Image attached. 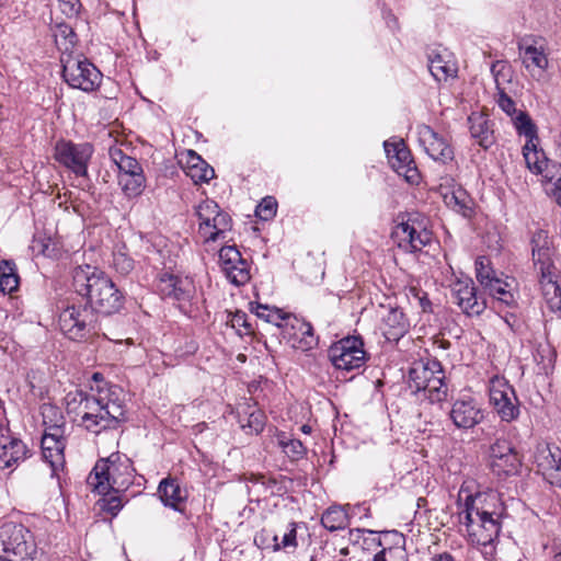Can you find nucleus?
Returning a JSON list of instances; mask_svg holds the SVG:
<instances>
[{"mask_svg":"<svg viewBox=\"0 0 561 561\" xmlns=\"http://www.w3.org/2000/svg\"><path fill=\"white\" fill-rule=\"evenodd\" d=\"M96 391L98 396L88 393L76 421L93 434L116 430L127 420L124 400L119 398L122 389L113 386L104 391L101 386H98Z\"/></svg>","mask_w":561,"mask_h":561,"instance_id":"1","label":"nucleus"},{"mask_svg":"<svg viewBox=\"0 0 561 561\" xmlns=\"http://www.w3.org/2000/svg\"><path fill=\"white\" fill-rule=\"evenodd\" d=\"M75 291L88 299L99 314L110 316L123 306V297L113 280L95 266H78L72 273Z\"/></svg>","mask_w":561,"mask_h":561,"instance_id":"2","label":"nucleus"},{"mask_svg":"<svg viewBox=\"0 0 561 561\" xmlns=\"http://www.w3.org/2000/svg\"><path fill=\"white\" fill-rule=\"evenodd\" d=\"M134 469L130 460L118 453L99 460L87 479L88 485L99 494L119 493L133 484Z\"/></svg>","mask_w":561,"mask_h":561,"instance_id":"3","label":"nucleus"},{"mask_svg":"<svg viewBox=\"0 0 561 561\" xmlns=\"http://www.w3.org/2000/svg\"><path fill=\"white\" fill-rule=\"evenodd\" d=\"M533 267L542 295L551 294L561 286V272L554 262V249L548 233L538 230L531 238Z\"/></svg>","mask_w":561,"mask_h":561,"instance_id":"4","label":"nucleus"},{"mask_svg":"<svg viewBox=\"0 0 561 561\" xmlns=\"http://www.w3.org/2000/svg\"><path fill=\"white\" fill-rule=\"evenodd\" d=\"M445 373L440 363L435 359L420 360L409 370V387L415 392L423 393L431 402H440L447 397V386L444 382Z\"/></svg>","mask_w":561,"mask_h":561,"instance_id":"5","label":"nucleus"},{"mask_svg":"<svg viewBox=\"0 0 561 561\" xmlns=\"http://www.w3.org/2000/svg\"><path fill=\"white\" fill-rule=\"evenodd\" d=\"M37 547L32 533L21 524L0 526V561H35Z\"/></svg>","mask_w":561,"mask_h":561,"instance_id":"6","label":"nucleus"},{"mask_svg":"<svg viewBox=\"0 0 561 561\" xmlns=\"http://www.w3.org/2000/svg\"><path fill=\"white\" fill-rule=\"evenodd\" d=\"M99 313L89 305L69 306L59 314L62 333L73 341L89 339L100 333Z\"/></svg>","mask_w":561,"mask_h":561,"instance_id":"7","label":"nucleus"},{"mask_svg":"<svg viewBox=\"0 0 561 561\" xmlns=\"http://www.w3.org/2000/svg\"><path fill=\"white\" fill-rule=\"evenodd\" d=\"M62 78L73 89L95 91L102 82V73L87 58L68 55L61 59Z\"/></svg>","mask_w":561,"mask_h":561,"instance_id":"8","label":"nucleus"},{"mask_svg":"<svg viewBox=\"0 0 561 561\" xmlns=\"http://www.w3.org/2000/svg\"><path fill=\"white\" fill-rule=\"evenodd\" d=\"M199 234L205 241H216L231 227V218L214 201H204L196 208Z\"/></svg>","mask_w":561,"mask_h":561,"instance_id":"9","label":"nucleus"},{"mask_svg":"<svg viewBox=\"0 0 561 561\" xmlns=\"http://www.w3.org/2000/svg\"><path fill=\"white\" fill-rule=\"evenodd\" d=\"M92 153L93 147L88 142L73 144L60 140L55 146L56 160L80 176L87 175Z\"/></svg>","mask_w":561,"mask_h":561,"instance_id":"10","label":"nucleus"},{"mask_svg":"<svg viewBox=\"0 0 561 561\" xmlns=\"http://www.w3.org/2000/svg\"><path fill=\"white\" fill-rule=\"evenodd\" d=\"M490 401L502 421L511 422L517 419L518 399L513 387L504 379L495 378L491 381Z\"/></svg>","mask_w":561,"mask_h":561,"instance_id":"11","label":"nucleus"},{"mask_svg":"<svg viewBox=\"0 0 561 561\" xmlns=\"http://www.w3.org/2000/svg\"><path fill=\"white\" fill-rule=\"evenodd\" d=\"M330 356L337 369L352 370L359 368L365 360L363 342L355 336L343 339L331 347Z\"/></svg>","mask_w":561,"mask_h":561,"instance_id":"12","label":"nucleus"},{"mask_svg":"<svg viewBox=\"0 0 561 561\" xmlns=\"http://www.w3.org/2000/svg\"><path fill=\"white\" fill-rule=\"evenodd\" d=\"M503 514V506L500 503L497 494L491 493H476L468 495L465 502V508L459 513V519H470V516L483 518H501Z\"/></svg>","mask_w":561,"mask_h":561,"instance_id":"13","label":"nucleus"},{"mask_svg":"<svg viewBox=\"0 0 561 561\" xmlns=\"http://www.w3.org/2000/svg\"><path fill=\"white\" fill-rule=\"evenodd\" d=\"M449 416L457 428L471 430L484 420L485 411L474 398L463 397L453 403Z\"/></svg>","mask_w":561,"mask_h":561,"instance_id":"14","label":"nucleus"},{"mask_svg":"<svg viewBox=\"0 0 561 561\" xmlns=\"http://www.w3.org/2000/svg\"><path fill=\"white\" fill-rule=\"evenodd\" d=\"M490 459V466L497 474H514L522 463L518 453L505 439H496L491 446Z\"/></svg>","mask_w":561,"mask_h":561,"instance_id":"15","label":"nucleus"},{"mask_svg":"<svg viewBox=\"0 0 561 561\" xmlns=\"http://www.w3.org/2000/svg\"><path fill=\"white\" fill-rule=\"evenodd\" d=\"M385 150L392 169L399 175L404 176L409 183H417L420 175L412 159L411 152L404 142L400 141L390 144L386 141Z\"/></svg>","mask_w":561,"mask_h":561,"instance_id":"16","label":"nucleus"},{"mask_svg":"<svg viewBox=\"0 0 561 561\" xmlns=\"http://www.w3.org/2000/svg\"><path fill=\"white\" fill-rule=\"evenodd\" d=\"M416 130L419 142L433 160L446 163L454 159V150L446 138L424 124L419 125Z\"/></svg>","mask_w":561,"mask_h":561,"instance_id":"17","label":"nucleus"},{"mask_svg":"<svg viewBox=\"0 0 561 561\" xmlns=\"http://www.w3.org/2000/svg\"><path fill=\"white\" fill-rule=\"evenodd\" d=\"M501 518H483L470 516V519L460 522L466 525L468 536L472 543L479 546H488L492 543L501 531Z\"/></svg>","mask_w":561,"mask_h":561,"instance_id":"18","label":"nucleus"},{"mask_svg":"<svg viewBox=\"0 0 561 561\" xmlns=\"http://www.w3.org/2000/svg\"><path fill=\"white\" fill-rule=\"evenodd\" d=\"M398 247L405 252L421 251L432 240V233L424 228L416 227L410 220L398 225L392 233Z\"/></svg>","mask_w":561,"mask_h":561,"instance_id":"19","label":"nucleus"},{"mask_svg":"<svg viewBox=\"0 0 561 561\" xmlns=\"http://www.w3.org/2000/svg\"><path fill=\"white\" fill-rule=\"evenodd\" d=\"M455 302L468 316H479L486 307V302L477 296V289L471 279L457 280L453 286Z\"/></svg>","mask_w":561,"mask_h":561,"instance_id":"20","label":"nucleus"},{"mask_svg":"<svg viewBox=\"0 0 561 561\" xmlns=\"http://www.w3.org/2000/svg\"><path fill=\"white\" fill-rule=\"evenodd\" d=\"M158 288L164 297L179 301H188L195 293L194 283L190 277L168 273L160 276Z\"/></svg>","mask_w":561,"mask_h":561,"instance_id":"21","label":"nucleus"},{"mask_svg":"<svg viewBox=\"0 0 561 561\" xmlns=\"http://www.w3.org/2000/svg\"><path fill=\"white\" fill-rule=\"evenodd\" d=\"M538 144L529 141L524 145L523 156L526 167L534 174H541L546 181L551 180L556 173V167L561 164L549 161L543 150L538 148Z\"/></svg>","mask_w":561,"mask_h":561,"instance_id":"22","label":"nucleus"},{"mask_svg":"<svg viewBox=\"0 0 561 561\" xmlns=\"http://www.w3.org/2000/svg\"><path fill=\"white\" fill-rule=\"evenodd\" d=\"M64 434L65 433L44 431L42 437L43 458L49 463L53 474L65 465L64 449L66 443Z\"/></svg>","mask_w":561,"mask_h":561,"instance_id":"23","label":"nucleus"},{"mask_svg":"<svg viewBox=\"0 0 561 561\" xmlns=\"http://www.w3.org/2000/svg\"><path fill=\"white\" fill-rule=\"evenodd\" d=\"M522 62L531 77H540L549 66L547 51L542 45L530 44L518 46Z\"/></svg>","mask_w":561,"mask_h":561,"instance_id":"24","label":"nucleus"},{"mask_svg":"<svg viewBox=\"0 0 561 561\" xmlns=\"http://www.w3.org/2000/svg\"><path fill=\"white\" fill-rule=\"evenodd\" d=\"M538 471L551 484L561 486V450L547 448L537 456Z\"/></svg>","mask_w":561,"mask_h":561,"instance_id":"25","label":"nucleus"},{"mask_svg":"<svg viewBox=\"0 0 561 561\" xmlns=\"http://www.w3.org/2000/svg\"><path fill=\"white\" fill-rule=\"evenodd\" d=\"M158 494L161 502L175 511L182 512L181 505L187 499V492L182 489L175 478L168 477L160 481Z\"/></svg>","mask_w":561,"mask_h":561,"instance_id":"26","label":"nucleus"},{"mask_svg":"<svg viewBox=\"0 0 561 561\" xmlns=\"http://www.w3.org/2000/svg\"><path fill=\"white\" fill-rule=\"evenodd\" d=\"M428 70L435 80L443 81L456 76L457 66L450 53L444 49L442 51H432L428 55Z\"/></svg>","mask_w":561,"mask_h":561,"instance_id":"27","label":"nucleus"},{"mask_svg":"<svg viewBox=\"0 0 561 561\" xmlns=\"http://www.w3.org/2000/svg\"><path fill=\"white\" fill-rule=\"evenodd\" d=\"M445 205L465 218H471L474 214V202L461 186L454 187L443 194Z\"/></svg>","mask_w":561,"mask_h":561,"instance_id":"28","label":"nucleus"},{"mask_svg":"<svg viewBox=\"0 0 561 561\" xmlns=\"http://www.w3.org/2000/svg\"><path fill=\"white\" fill-rule=\"evenodd\" d=\"M468 123L472 138L484 149L490 148L494 142V136L488 117L481 113H472L468 117Z\"/></svg>","mask_w":561,"mask_h":561,"instance_id":"29","label":"nucleus"},{"mask_svg":"<svg viewBox=\"0 0 561 561\" xmlns=\"http://www.w3.org/2000/svg\"><path fill=\"white\" fill-rule=\"evenodd\" d=\"M383 324L386 327L385 335L388 340H397L402 336L408 328L409 322L399 308H391L383 317Z\"/></svg>","mask_w":561,"mask_h":561,"instance_id":"30","label":"nucleus"},{"mask_svg":"<svg viewBox=\"0 0 561 561\" xmlns=\"http://www.w3.org/2000/svg\"><path fill=\"white\" fill-rule=\"evenodd\" d=\"M26 455V446L20 439H10L0 445V469H7L23 460Z\"/></svg>","mask_w":561,"mask_h":561,"instance_id":"31","label":"nucleus"},{"mask_svg":"<svg viewBox=\"0 0 561 561\" xmlns=\"http://www.w3.org/2000/svg\"><path fill=\"white\" fill-rule=\"evenodd\" d=\"M108 154L111 160L118 168V175L130 176L144 173L140 163L135 158L127 156L121 148H110Z\"/></svg>","mask_w":561,"mask_h":561,"instance_id":"32","label":"nucleus"},{"mask_svg":"<svg viewBox=\"0 0 561 561\" xmlns=\"http://www.w3.org/2000/svg\"><path fill=\"white\" fill-rule=\"evenodd\" d=\"M251 311L266 323H272L278 328H287L291 319L289 314L284 313L282 310L261 304H251Z\"/></svg>","mask_w":561,"mask_h":561,"instance_id":"33","label":"nucleus"},{"mask_svg":"<svg viewBox=\"0 0 561 561\" xmlns=\"http://www.w3.org/2000/svg\"><path fill=\"white\" fill-rule=\"evenodd\" d=\"M41 412L45 431L65 433V417L57 407L43 404Z\"/></svg>","mask_w":561,"mask_h":561,"instance_id":"34","label":"nucleus"},{"mask_svg":"<svg viewBox=\"0 0 561 561\" xmlns=\"http://www.w3.org/2000/svg\"><path fill=\"white\" fill-rule=\"evenodd\" d=\"M321 524L325 529L335 531L348 525V517L343 508L331 506L322 514Z\"/></svg>","mask_w":561,"mask_h":561,"instance_id":"35","label":"nucleus"},{"mask_svg":"<svg viewBox=\"0 0 561 561\" xmlns=\"http://www.w3.org/2000/svg\"><path fill=\"white\" fill-rule=\"evenodd\" d=\"M512 121L518 135L526 137V142H539L537 126L526 112L519 111Z\"/></svg>","mask_w":561,"mask_h":561,"instance_id":"36","label":"nucleus"},{"mask_svg":"<svg viewBox=\"0 0 561 561\" xmlns=\"http://www.w3.org/2000/svg\"><path fill=\"white\" fill-rule=\"evenodd\" d=\"M494 300L505 306H513L516 302L515 294L512 291L508 283L497 279L493 280L489 287L484 289Z\"/></svg>","mask_w":561,"mask_h":561,"instance_id":"37","label":"nucleus"},{"mask_svg":"<svg viewBox=\"0 0 561 561\" xmlns=\"http://www.w3.org/2000/svg\"><path fill=\"white\" fill-rule=\"evenodd\" d=\"M19 286V276L16 274L15 264L11 261L0 262V290L3 293H12Z\"/></svg>","mask_w":561,"mask_h":561,"instance_id":"38","label":"nucleus"},{"mask_svg":"<svg viewBox=\"0 0 561 561\" xmlns=\"http://www.w3.org/2000/svg\"><path fill=\"white\" fill-rule=\"evenodd\" d=\"M144 173L135 175H118V184L121 185L124 194L128 197L139 196L145 188Z\"/></svg>","mask_w":561,"mask_h":561,"instance_id":"39","label":"nucleus"},{"mask_svg":"<svg viewBox=\"0 0 561 561\" xmlns=\"http://www.w3.org/2000/svg\"><path fill=\"white\" fill-rule=\"evenodd\" d=\"M476 277L484 289L493 284V280L499 279L495 276V272L491 266V261L489 257L479 256L476 260Z\"/></svg>","mask_w":561,"mask_h":561,"instance_id":"40","label":"nucleus"},{"mask_svg":"<svg viewBox=\"0 0 561 561\" xmlns=\"http://www.w3.org/2000/svg\"><path fill=\"white\" fill-rule=\"evenodd\" d=\"M219 260L224 273H227L229 270L233 268V266L245 261L234 245L222 247L219 251Z\"/></svg>","mask_w":561,"mask_h":561,"instance_id":"41","label":"nucleus"},{"mask_svg":"<svg viewBox=\"0 0 561 561\" xmlns=\"http://www.w3.org/2000/svg\"><path fill=\"white\" fill-rule=\"evenodd\" d=\"M273 550L278 551L280 549H296L297 542V524L291 522L287 525V529L283 535L282 541L278 542V536H273Z\"/></svg>","mask_w":561,"mask_h":561,"instance_id":"42","label":"nucleus"},{"mask_svg":"<svg viewBox=\"0 0 561 561\" xmlns=\"http://www.w3.org/2000/svg\"><path fill=\"white\" fill-rule=\"evenodd\" d=\"M198 165L187 167V174L197 182H208L215 176L214 169L208 165L202 158H194Z\"/></svg>","mask_w":561,"mask_h":561,"instance_id":"43","label":"nucleus"},{"mask_svg":"<svg viewBox=\"0 0 561 561\" xmlns=\"http://www.w3.org/2000/svg\"><path fill=\"white\" fill-rule=\"evenodd\" d=\"M279 446L283 451L291 459L298 460L302 458L306 454V448L302 443L298 439H279Z\"/></svg>","mask_w":561,"mask_h":561,"instance_id":"44","label":"nucleus"},{"mask_svg":"<svg viewBox=\"0 0 561 561\" xmlns=\"http://www.w3.org/2000/svg\"><path fill=\"white\" fill-rule=\"evenodd\" d=\"M225 275L234 285H244L250 279V272L247 261L233 266V268L229 270L227 273H225Z\"/></svg>","mask_w":561,"mask_h":561,"instance_id":"45","label":"nucleus"},{"mask_svg":"<svg viewBox=\"0 0 561 561\" xmlns=\"http://www.w3.org/2000/svg\"><path fill=\"white\" fill-rule=\"evenodd\" d=\"M289 325L301 334V340L305 341L307 346L310 347L314 343L313 329L310 323L299 320L296 317H291Z\"/></svg>","mask_w":561,"mask_h":561,"instance_id":"46","label":"nucleus"},{"mask_svg":"<svg viewBox=\"0 0 561 561\" xmlns=\"http://www.w3.org/2000/svg\"><path fill=\"white\" fill-rule=\"evenodd\" d=\"M277 202L274 197L267 196L256 207L255 214L262 220L272 219L276 214Z\"/></svg>","mask_w":561,"mask_h":561,"instance_id":"47","label":"nucleus"},{"mask_svg":"<svg viewBox=\"0 0 561 561\" xmlns=\"http://www.w3.org/2000/svg\"><path fill=\"white\" fill-rule=\"evenodd\" d=\"M87 396L88 392L83 390L70 391L65 398L68 413H75L77 415L87 399Z\"/></svg>","mask_w":561,"mask_h":561,"instance_id":"48","label":"nucleus"},{"mask_svg":"<svg viewBox=\"0 0 561 561\" xmlns=\"http://www.w3.org/2000/svg\"><path fill=\"white\" fill-rule=\"evenodd\" d=\"M229 317L228 323H230L231 328L236 329L240 335L252 333L251 324L248 322V317L244 312L237 311L233 314H229Z\"/></svg>","mask_w":561,"mask_h":561,"instance_id":"49","label":"nucleus"},{"mask_svg":"<svg viewBox=\"0 0 561 561\" xmlns=\"http://www.w3.org/2000/svg\"><path fill=\"white\" fill-rule=\"evenodd\" d=\"M265 426V416L261 411H253L249 414L247 424H242V427L249 430V433L259 434Z\"/></svg>","mask_w":561,"mask_h":561,"instance_id":"50","label":"nucleus"},{"mask_svg":"<svg viewBox=\"0 0 561 561\" xmlns=\"http://www.w3.org/2000/svg\"><path fill=\"white\" fill-rule=\"evenodd\" d=\"M98 503L102 511H105L113 516H115L123 507L122 499L118 495L103 497Z\"/></svg>","mask_w":561,"mask_h":561,"instance_id":"51","label":"nucleus"},{"mask_svg":"<svg viewBox=\"0 0 561 561\" xmlns=\"http://www.w3.org/2000/svg\"><path fill=\"white\" fill-rule=\"evenodd\" d=\"M497 105L512 118L517 115V111L515 108V102L511 96H508L503 89L499 88L497 93Z\"/></svg>","mask_w":561,"mask_h":561,"instance_id":"52","label":"nucleus"},{"mask_svg":"<svg viewBox=\"0 0 561 561\" xmlns=\"http://www.w3.org/2000/svg\"><path fill=\"white\" fill-rule=\"evenodd\" d=\"M113 264L122 274H128L134 268V261L124 253L114 254Z\"/></svg>","mask_w":561,"mask_h":561,"instance_id":"53","label":"nucleus"},{"mask_svg":"<svg viewBox=\"0 0 561 561\" xmlns=\"http://www.w3.org/2000/svg\"><path fill=\"white\" fill-rule=\"evenodd\" d=\"M551 294H545L543 297L553 312H558L561 317V285L557 290H551Z\"/></svg>","mask_w":561,"mask_h":561,"instance_id":"54","label":"nucleus"},{"mask_svg":"<svg viewBox=\"0 0 561 561\" xmlns=\"http://www.w3.org/2000/svg\"><path fill=\"white\" fill-rule=\"evenodd\" d=\"M556 173L553 179L547 180L549 184L553 186L552 194L556 197L558 204L561 206V167H556Z\"/></svg>","mask_w":561,"mask_h":561,"instance_id":"55","label":"nucleus"},{"mask_svg":"<svg viewBox=\"0 0 561 561\" xmlns=\"http://www.w3.org/2000/svg\"><path fill=\"white\" fill-rule=\"evenodd\" d=\"M508 69V66L505 61L496 60L491 66V72L494 77V80L496 82L497 89L500 88V77H504V71Z\"/></svg>","mask_w":561,"mask_h":561,"instance_id":"56","label":"nucleus"},{"mask_svg":"<svg viewBox=\"0 0 561 561\" xmlns=\"http://www.w3.org/2000/svg\"><path fill=\"white\" fill-rule=\"evenodd\" d=\"M61 36L65 41H67L69 44L73 45L76 41V34L73 33L72 28L68 25L61 24L58 26L56 38Z\"/></svg>","mask_w":561,"mask_h":561,"instance_id":"57","label":"nucleus"},{"mask_svg":"<svg viewBox=\"0 0 561 561\" xmlns=\"http://www.w3.org/2000/svg\"><path fill=\"white\" fill-rule=\"evenodd\" d=\"M412 291H414V296L419 299L422 310L425 312L430 311L431 310V301L428 300L426 293H423L415 288H413Z\"/></svg>","mask_w":561,"mask_h":561,"instance_id":"58","label":"nucleus"},{"mask_svg":"<svg viewBox=\"0 0 561 561\" xmlns=\"http://www.w3.org/2000/svg\"><path fill=\"white\" fill-rule=\"evenodd\" d=\"M264 535H265V531H261L260 534H257L255 537H254V543L259 547V548H264L265 547V543H266V539L264 538Z\"/></svg>","mask_w":561,"mask_h":561,"instance_id":"59","label":"nucleus"},{"mask_svg":"<svg viewBox=\"0 0 561 561\" xmlns=\"http://www.w3.org/2000/svg\"><path fill=\"white\" fill-rule=\"evenodd\" d=\"M433 561H456V560L451 554L444 552V553L436 554L433 558Z\"/></svg>","mask_w":561,"mask_h":561,"instance_id":"60","label":"nucleus"},{"mask_svg":"<svg viewBox=\"0 0 561 561\" xmlns=\"http://www.w3.org/2000/svg\"><path fill=\"white\" fill-rule=\"evenodd\" d=\"M194 158H201L198 154H196L194 151L188 152V161L187 164L190 165H198L197 161Z\"/></svg>","mask_w":561,"mask_h":561,"instance_id":"61","label":"nucleus"},{"mask_svg":"<svg viewBox=\"0 0 561 561\" xmlns=\"http://www.w3.org/2000/svg\"><path fill=\"white\" fill-rule=\"evenodd\" d=\"M373 561H386V549L383 548L374 556Z\"/></svg>","mask_w":561,"mask_h":561,"instance_id":"62","label":"nucleus"},{"mask_svg":"<svg viewBox=\"0 0 561 561\" xmlns=\"http://www.w3.org/2000/svg\"><path fill=\"white\" fill-rule=\"evenodd\" d=\"M66 2L70 4L69 13L73 14L78 12V9L76 8L78 0H66Z\"/></svg>","mask_w":561,"mask_h":561,"instance_id":"63","label":"nucleus"},{"mask_svg":"<svg viewBox=\"0 0 561 561\" xmlns=\"http://www.w3.org/2000/svg\"><path fill=\"white\" fill-rule=\"evenodd\" d=\"M92 380L99 383V382H103L104 378H103V375L101 373H94L92 375Z\"/></svg>","mask_w":561,"mask_h":561,"instance_id":"64","label":"nucleus"}]
</instances>
